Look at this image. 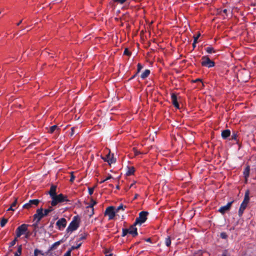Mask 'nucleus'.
Returning a JSON list of instances; mask_svg holds the SVG:
<instances>
[{"label":"nucleus","mask_w":256,"mask_h":256,"mask_svg":"<svg viewBox=\"0 0 256 256\" xmlns=\"http://www.w3.org/2000/svg\"><path fill=\"white\" fill-rule=\"evenodd\" d=\"M51 198L52 201L50 202V204L52 205V206H55L58 203L66 202L68 201L67 196H64L62 194L58 195L56 194L52 196Z\"/></svg>","instance_id":"f257e3e1"},{"label":"nucleus","mask_w":256,"mask_h":256,"mask_svg":"<svg viewBox=\"0 0 256 256\" xmlns=\"http://www.w3.org/2000/svg\"><path fill=\"white\" fill-rule=\"evenodd\" d=\"M79 226V222L76 216H74L72 220L70 222L69 226L67 228L66 230L67 232H72L77 230Z\"/></svg>","instance_id":"f03ea898"},{"label":"nucleus","mask_w":256,"mask_h":256,"mask_svg":"<svg viewBox=\"0 0 256 256\" xmlns=\"http://www.w3.org/2000/svg\"><path fill=\"white\" fill-rule=\"evenodd\" d=\"M201 64L203 66L210 68L214 66V62L210 60L207 56H203L202 58Z\"/></svg>","instance_id":"7ed1b4c3"},{"label":"nucleus","mask_w":256,"mask_h":256,"mask_svg":"<svg viewBox=\"0 0 256 256\" xmlns=\"http://www.w3.org/2000/svg\"><path fill=\"white\" fill-rule=\"evenodd\" d=\"M148 215V212L146 211H142L139 214V216L137 218L135 221V224H140L141 225L142 224L144 223L146 219L147 216Z\"/></svg>","instance_id":"20e7f679"},{"label":"nucleus","mask_w":256,"mask_h":256,"mask_svg":"<svg viewBox=\"0 0 256 256\" xmlns=\"http://www.w3.org/2000/svg\"><path fill=\"white\" fill-rule=\"evenodd\" d=\"M28 225L27 224H22L19 226L16 230V236L17 238L20 237L21 236L26 234L28 231Z\"/></svg>","instance_id":"39448f33"},{"label":"nucleus","mask_w":256,"mask_h":256,"mask_svg":"<svg viewBox=\"0 0 256 256\" xmlns=\"http://www.w3.org/2000/svg\"><path fill=\"white\" fill-rule=\"evenodd\" d=\"M116 211L115 210V208L113 206L108 207L104 212V214L108 216V220H111L114 218Z\"/></svg>","instance_id":"423d86ee"},{"label":"nucleus","mask_w":256,"mask_h":256,"mask_svg":"<svg viewBox=\"0 0 256 256\" xmlns=\"http://www.w3.org/2000/svg\"><path fill=\"white\" fill-rule=\"evenodd\" d=\"M44 216L45 215H44L43 208H39L36 210V213L34 215V220H36L37 224Z\"/></svg>","instance_id":"0eeeda50"},{"label":"nucleus","mask_w":256,"mask_h":256,"mask_svg":"<svg viewBox=\"0 0 256 256\" xmlns=\"http://www.w3.org/2000/svg\"><path fill=\"white\" fill-rule=\"evenodd\" d=\"M40 200L38 199L30 200L28 202L25 204L22 208H24L29 209L30 208L37 206L40 203Z\"/></svg>","instance_id":"6e6552de"},{"label":"nucleus","mask_w":256,"mask_h":256,"mask_svg":"<svg viewBox=\"0 0 256 256\" xmlns=\"http://www.w3.org/2000/svg\"><path fill=\"white\" fill-rule=\"evenodd\" d=\"M102 158L105 162H108L110 164L114 163L116 162V160L114 158L113 154H111L110 151L105 156H102Z\"/></svg>","instance_id":"1a4fd4ad"},{"label":"nucleus","mask_w":256,"mask_h":256,"mask_svg":"<svg viewBox=\"0 0 256 256\" xmlns=\"http://www.w3.org/2000/svg\"><path fill=\"white\" fill-rule=\"evenodd\" d=\"M56 225L60 230H62L66 226V220L64 218H61L56 222Z\"/></svg>","instance_id":"9d476101"},{"label":"nucleus","mask_w":256,"mask_h":256,"mask_svg":"<svg viewBox=\"0 0 256 256\" xmlns=\"http://www.w3.org/2000/svg\"><path fill=\"white\" fill-rule=\"evenodd\" d=\"M232 202L233 201L228 202L226 206H221L219 208L218 212L222 214H225L226 212L228 211L230 209Z\"/></svg>","instance_id":"9b49d317"},{"label":"nucleus","mask_w":256,"mask_h":256,"mask_svg":"<svg viewBox=\"0 0 256 256\" xmlns=\"http://www.w3.org/2000/svg\"><path fill=\"white\" fill-rule=\"evenodd\" d=\"M135 222L128 229L129 234H131L133 236H136L138 235L137 228H136Z\"/></svg>","instance_id":"f8f14e48"},{"label":"nucleus","mask_w":256,"mask_h":256,"mask_svg":"<svg viewBox=\"0 0 256 256\" xmlns=\"http://www.w3.org/2000/svg\"><path fill=\"white\" fill-rule=\"evenodd\" d=\"M56 186L52 185L50 186V191L48 192V194H50L51 198L52 196L56 195Z\"/></svg>","instance_id":"ddd939ff"},{"label":"nucleus","mask_w":256,"mask_h":256,"mask_svg":"<svg viewBox=\"0 0 256 256\" xmlns=\"http://www.w3.org/2000/svg\"><path fill=\"white\" fill-rule=\"evenodd\" d=\"M247 206H248V204H245L244 203L241 204L240 208H239V210H238V212L239 216H240V217L242 216V215L244 212L245 210V209L246 208Z\"/></svg>","instance_id":"4468645a"},{"label":"nucleus","mask_w":256,"mask_h":256,"mask_svg":"<svg viewBox=\"0 0 256 256\" xmlns=\"http://www.w3.org/2000/svg\"><path fill=\"white\" fill-rule=\"evenodd\" d=\"M173 104L175 107L178 108H179V104L177 101L176 96L174 94H172L171 96Z\"/></svg>","instance_id":"2eb2a0df"},{"label":"nucleus","mask_w":256,"mask_h":256,"mask_svg":"<svg viewBox=\"0 0 256 256\" xmlns=\"http://www.w3.org/2000/svg\"><path fill=\"white\" fill-rule=\"evenodd\" d=\"M250 166H247L245 169L244 170V172H243V174H244V176L245 178V179L246 180H247V179L249 177V174H250Z\"/></svg>","instance_id":"dca6fc26"},{"label":"nucleus","mask_w":256,"mask_h":256,"mask_svg":"<svg viewBox=\"0 0 256 256\" xmlns=\"http://www.w3.org/2000/svg\"><path fill=\"white\" fill-rule=\"evenodd\" d=\"M230 134V131L229 130H226L222 132V136L224 139L227 138Z\"/></svg>","instance_id":"f3484780"},{"label":"nucleus","mask_w":256,"mask_h":256,"mask_svg":"<svg viewBox=\"0 0 256 256\" xmlns=\"http://www.w3.org/2000/svg\"><path fill=\"white\" fill-rule=\"evenodd\" d=\"M250 200V198H249V192L248 191H247L245 193L244 197L243 202L242 203H244L245 204H248Z\"/></svg>","instance_id":"a211bd4d"},{"label":"nucleus","mask_w":256,"mask_h":256,"mask_svg":"<svg viewBox=\"0 0 256 256\" xmlns=\"http://www.w3.org/2000/svg\"><path fill=\"white\" fill-rule=\"evenodd\" d=\"M78 129V127H72L71 128V132L70 134V136L71 137L74 134H77L79 133V131L77 130Z\"/></svg>","instance_id":"6ab92c4d"},{"label":"nucleus","mask_w":256,"mask_h":256,"mask_svg":"<svg viewBox=\"0 0 256 256\" xmlns=\"http://www.w3.org/2000/svg\"><path fill=\"white\" fill-rule=\"evenodd\" d=\"M150 74V70H146L141 74V78L144 79L148 76Z\"/></svg>","instance_id":"aec40b11"},{"label":"nucleus","mask_w":256,"mask_h":256,"mask_svg":"<svg viewBox=\"0 0 256 256\" xmlns=\"http://www.w3.org/2000/svg\"><path fill=\"white\" fill-rule=\"evenodd\" d=\"M135 171L134 168V167H128V170L126 172V174L127 176H130L133 174Z\"/></svg>","instance_id":"412c9836"},{"label":"nucleus","mask_w":256,"mask_h":256,"mask_svg":"<svg viewBox=\"0 0 256 256\" xmlns=\"http://www.w3.org/2000/svg\"><path fill=\"white\" fill-rule=\"evenodd\" d=\"M52 206H49V208H48L45 209L44 210V215H45V216H46L47 215H48V214L50 212H52L54 210Z\"/></svg>","instance_id":"4be33fe9"},{"label":"nucleus","mask_w":256,"mask_h":256,"mask_svg":"<svg viewBox=\"0 0 256 256\" xmlns=\"http://www.w3.org/2000/svg\"><path fill=\"white\" fill-rule=\"evenodd\" d=\"M62 242V240H59V241H58V242H54V244H53L52 245V246L50 248V249L51 250H52L56 248V247L58 246L61 244V242Z\"/></svg>","instance_id":"5701e85b"},{"label":"nucleus","mask_w":256,"mask_h":256,"mask_svg":"<svg viewBox=\"0 0 256 256\" xmlns=\"http://www.w3.org/2000/svg\"><path fill=\"white\" fill-rule=\"evenodd\" d=\"M205 50L208 54H212L216 52V50L212 46L206 47L205 48Z\"/></svg>","instance_id":"b1692460"},{"label":"nucleus","mask_w":256,"mask_h":256,"mask_svg":"<svg viewBox=\"0 0 256 256\" xmlns=\"http://www.w3.org/2000/svg\"><path fill=\"white\" fill-rule=\"evenodd\" d=\"M22 246L20 245L18 248L17 251L14 253V256H20L22 254Z\"/></svg>","instance_id":"393cba45"},{"label":"nucleus","mask_w":256,"mask_h":256,"mask_svg":"<svg viewBox=\"0 0 256 256\" xmlns=\"http://www.w3.org/2000/svg\"><path fill=\"white\" fill-rule=\"evenodd\" d=\"M171 244V240L170 236H168L165 239V244L167 246H170Z\"/></svg>","instance_id":"a878e982"},{"label":"nucleus","mask_w":256,"mask_h":256,"mask_svg":"<svg viewBox=\"0 0 256 256\" xmlns=\"http://www.w3.org/2000/svg\"><path fill=\"white\" fill-rule=\"evenodd\" d=\"M96 204V201H94V200H90V205L88 206V208H92V214H94V208H93V207Z\"/></svg>","instance_id":"bb28decb"},{"label":"nucleus","mask_w":256,"mask_h":256,"mask_svg":"<svg viewBox=\"0 0 256 256\" xmlns=\"http://www.w3.org/2000/svg\"><path fill=\"white\" fill-rule=\"evenodd\" d=\"M56 130H58V126L56 125L52 126L50 128L49 132L50 133H53Z\"/></svg>","instance_id":"cd10ccee"},{"label":"nucleus","mask_w":256,"mask_h":256,"mask_svg":"<svg viewBox=\"0 0 256 256\" xmlns=\"http://www.w3.org/2000/svg\"><path fill=\"white\" fill-rule=\"evenodd\" d=\"M38 254L43 255L42 252L38 249H35L34 250V256H38Z\"/></svg>","instance_id":"c85d7f7f"},{"label":"nucleus","mask_w":256,"mask_h":256,"mask_svg":"<svg viewBox=\"0 0 256 256\" xmlns=\"http://www.w3.org/2000/svg\"><path fill=\"white\" fill-rule=\"evenodd\" d=\"M8 222V220L7 219H6L4 218H3L1 220V222H0V226L2 227H4L6 224V222Z\"/></svg>","instance_id":"c756f323"},{"label":"nucleus","mask_w":256,"mask_h":256,"mask_svg":"<svg viewBox=\"0 0 256 256\" xmlns=\"http://www.w3.org/2000/svg\"><path fill=\"white\" fill-rule=\"evenodd\" d=\"M82 245V243L80 242V243H78V244H76V246H72L70 249V250H71V251H72V250H74V249H77L78 248H79L80 246Z\"/></svg>","instance_id":"7c9ffc66"},{"label":"nucleus","mask_w":256,"mask_h":256,"mask_svg":"<svg viewBox=\"0 0 256 256\" xmlns=\"http://www.w3.org/2000/svg\"><path fill=\"white\" fill-rule=\"evenodd\" d=\"M128 233H129L128 229L123 228L122 236H125Z\"/></svg>","instance_id":"2f4dec72"},{"label":"nucleus","mask_w":256,"mask_h":256,"mask_svg":"<svg viewBox=\"0 0 256 256\" xmlns=\"http://www.w3.org/2000/svg\"><path fill=\"white\" fill-rule=\"evenodd\" d=\"M124 210V206L122 204H120L116 209L115 208V210L116 211V212H118V210Z\"/></svg>","instance_id":"473e14b6"},{"label":"nucleus","mask_w":256,"mask_h":256,"mask_svg":"<svg viewBox=\"0 0 256 256\" xmlns=\"http://www.w3.org/2000/svg\"><path fill=\"white\" fill-rule=\"evenodd\" d=\"M200 34H198L196 36H194V44H196L199 38V37L200 36Z\"/></svg>","instance_id":"72a5a7b5"},{"label":"nucleus","mask_w":256,"mask_h":256,"mask_svg":"<svg viewBox=\"0 0 256 256\" xmlns=\"http://www.w3.org/2000/svg\"><path fill=\"white\" fill-rule=\"evenodd\" d=\"M227 234L226 232H222L220 234V237L223 239H226L227 238Z\"/></svg>","instance_id":"f704fd0d"},{"label":"nucleus","mask_w":256,"mask_h":256,"mask_svg":"<svg viewBox=\"0 0 256 256\" xmlns=\"http://www.w3.org/2000/svg\"><path fill=\"white\" fill-rule=\"evenodd\" d=\"M88 193L90 195H92L94 193V188H88Z\"/></svg>","instance_id":"c9c22d12"},{"label":"nucleus","mask_w":256,"mask_h":256,"mask_svg":"<svg viewBox=\"0 0 256 256\" xmlns=\"http://www.w3.org/2000/svg\"><path fill=\"white\" fill-rule=\"evenodd\" d=\"M114 2H117L120 4H123L126 0H114Z\"/></svg>","instance_id":"e433bc0d"},{"label":"nucleus","mask_w":256,"mask_h":256,"mask_svg":"<svg viewBox=\"0 0 256 256\" xmlns=\"http://www.w3.org/2000/svg\"><path fill=\"white\" fill-rule=\"evenodd\" d=\"M71 250H69L66 252V253L64 255V256H71Z\"/></svg>","instance_id":"4c0bfd02"},{"label":"nucleus","mask_w":256,"mask_h":256,"mask_svg":"<svg viewBox=\"0 0 256 256\" xmlns=\"http://www.w3.org/2000/svg\"><path fill=\"white\" fill-rule=\"evenodd\" d=\"M142 68V66L140 64H138V72H139Z\"/></svg>","instance_id":"58836bf2"},{"label":"nucleus","mask_w":256,"mask_h":256,"mask_svg":"<svg viewBox=\"0 0 256 256\" xmlns=\"http://www.w3.org/2000/svg\"><path fill=\"white\" fill-rule=\"evenodd\" d=\"M24 234H25V238H28L30 237V234L29 232L27 231Z\"/></svg>","instance_id":"ea45409f"},{"label":"nucleus","mask_w":256,"mask_h":256,"mask_svg":"<svg viewBox=\"0 0 256 256\" xmlns=\"http://www.w3.org/2000/svg\"><path fill=\"white\" fill-rule=\"evenodd\" d=\"M16 204H17V198H16V200L13 202V203L12 204L11 206H12V207H14L16 206Z\"/></svg>","instance_id":"a19ab883"},{"label":"nucleus","mask_w":256,"mask_h":256,"mask_svg":"<svg viewBox=\"0 0 256 256\" xmlns=\"http://www.w3.org/2000/svg\"><path fill=\"white\" fill-rule=\"evenodd\" d=\"M124 54L126 55H129L130 52L127 48H126L124 50Z\"/></svg>","instance_id":"79ce46f5"},{"label":"nucleus","mask_w":256,"mask_h":256,"mask_svg":"<svg viewBox=\"0 0 256 256\" xmlns=\"http://www.w3.org/2000/svg\"><path fill=\"white\" fill-rule=\"evenodd\" d=\"M16 238H15L14 240H13L10 242V246H13L14 245V244H16Z\"/></svg>","instance_id":"37998d69"},{"label":"nucleus","mask_w":256,"mask_h":256,"mask_svg":"<svg viewBox=\"0 0 256 256\" xmlns=\"http://www.w3.org/2000/svg\"><path fill=\"white\" fill-rule=\"evenodd\" d=\"M74 180V174H72L71 176H70V181L71 182H72Z\"/></svg>","instance_id":"c03bdc74"},{"label":"nucleus","mask_w":256,"mask_h":256,"mask_svg":"<svg viewBox=\"0 0 256 256\" xmlns=\"http://www.w3.org/2000/svg\"><path fill=\"white\" fill-rule=\"evenodd\" d=\"M232 138L234 139V140H236V137H237V135L236 134H234V133L232 134Z\"/></svg>","instance_id":"a18cd8bd"},{"label":"nucleus","mask_w":256,"mask_h":256,"mask_svg":"<svg viewBox=\"0 0 256 256\" xmlns=\"http://www.w3.org/2000/svg\"><path fill=\"white\" fill-rule=\"evenodd\" d=\"M112 178V176L111 175H110V176H108L106 178L104 179V180H106H106H110V178Z\"/></svg>","instance_id":"49530a36"},{"label":"nucleus","mask_w":256,"mask_h":256,"mask_svg":"<svg viewBox=\"0 0 256 256\" xmlns=\"http://www.w3.org/2000/svg\"><path fill=\"white\" fill-rule=\"evenodd\" d=\"M9 210H14V209L13 208V207L12 206H10V207L8 208V211Z\"/></svg>","instance_id":"de8ad7c7"},{"label":"nucleus","mask_w":256,"mask_h":256,"mask_svg":"<svg viewBox=\"0 0 256 256\" xmlns=\"http://www.w3.org/2000/svg\"><path fill=\"white\" fill-rule=\"evenodd\" d=\"M85 238V236H82L80 238V240H82L84 239Z\"/></svg>","instance_id":"09e8293b"},{"label":"nucleus","mask_w":256,"mask_h":256,"mask_svg":"<svg viewBox=\"0 0 256 256\" xmlns=\"http://www.w3.org/2000/svg\"><path fill=\"white\" fill-rule=\"evenodd\" d=\"M146 240V242H151V240H150V238H147Z\"/></svg>","instance_id":"8fccbe9b"},{"label":"nucleus","mask_w":256,"mask_h":256,"mask_svg":"<svg viewBox=\"0 0 256 256\" xmlns=\"http://www.w3.org/2000/svg\"><path fill=\"white\" fill-rule=\"evenodd\" d=\"M22 22V20H20L17 26H19Z\"/></svg>","instance_id":"3c124183"},{"label":"nucleus","mask_w":256,"mask_h":256,"mask_svg":"<svg viewBox=\"0 0 256 256\" xmlns=\"http://www.w3.org/2000/svg\"><path fill=\"white\" fill-rule=\"evenodd\" d=\"M192 46H193V48H194L196 46V44H194V42H193L192 44Z\"/></svg>","instance_id":"603ef678"},{"label":"nucleus","mask_w":256,"mask_h":256,"mask_svg":"<svg viewBox=\"0 0 256 256\" xmlns=\"http://www.w3.org/2000/svg\"><path fill=\"white\" fill-rule=\"evenodd\" d=\"M222 256H226V252H224V253L222 254Z\"/></svg>","instance_id":"864d4df0"},{"label":"nucleus","mask_w":256,"mask_h":256,"mask_svg":"<svg viewBox=\"0 0 256 256\" xmlns=\"http://www.w3.org/2000/svg\"><path fill=\"white\" fill-rule=\"evenodd\" d=\"M223 12H224V13L226 14V12H227V10H226V9H224V10H223Z\"/></svg>","instance_id":"5fc2aeb1"},{"label":"nucleus","mask_w":256,"mask_h":256,"mask_svg":"<svg viewBox=\"0 0 256 256\" xmlns=\"http://www.w3.org/2000/svg\"><path fill=\"white\" fill-rule=\"evenodd\" d=\"M105 256H112V254H106Z\"/></svg>","instance_id":"6e6d98bb"},{"label":"nucleus","mask_w":256,"mask_h":256,"mask_svg":"<svg viewBox=\"0 0 256 256\" xmlns=\"http://www.w3.org/2000/svg\"><path fill=\"white\" fill-rule=\"evenodd\" d=\"M198 81H201L200 79H196L194 82H198Z\"/></svg>","instance_id":"4d7b16f0"},{"label":"nucleus","mask_w":256,"mask_h":256,"mask_svg":"<svg viewBox=\"0 0 256 256\" xmlns=\"http://www.w3.org/2000/svg\"><path fill=\"white\" fill-rule=\"evenodd\" d=\"M138 196V194H136V195H135V196H134V199L136 198Z\"/></svg>","instance_id":"13d9d810"},{"label":"nucleus","mask_w":256,"mask_h":256,"mask_svg":"<svg viewBox=\"0 0 256 256\" xmlns=\"http://www.w3.org/2000/svg\"><path fill=\"white\" fill-rule=\"evenodd\" d=\"M106 180H102V181L100 182V183L104 182H106Z\"/></svg>","instance_id":"bf43d9fd"},{"label":"nucleus","mask_w":256,"mask_h":256,"mask_svg":"<svg viewBox=\"0 0 256 256\" xmlns=\"http://www.w3.org/2000/svg\"><path fill=\"white\" fill-rule=\"evenodd\" d=\"M116 188H117V189H118V188H119V186H116Z\"/></svg>","instance_id":"052dcab7"},{"label":"nucleus","mask_w":256,"mask_h":256,"mask_svg":"<svg viewBox=\"0 0 256 256\" xmlns=\"http://www.w3.org/2000/svg\"><path fill=\"white\" fill-rule=\"evenodd\" d=\"M106 254L108 253V251L107 250H106L105 252H104Z\"/></svg>","instance_id":"680f3d73"}]
</instances>
